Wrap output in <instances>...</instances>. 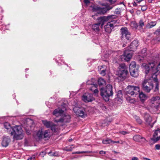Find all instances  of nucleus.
Segmentation results:
<instances>
[{
  "instance_id": "40",
  "label": "nucleus",
  "mask_w": 160,
  "mask_h": 160,
  "mask_svg": "<svg viewBox=\"0 0 160 160\" xmlns=\"http://www.w3.org/2000/svg\"><path fill=\"white\" fill-rule=\"evenodd\" d=\"M93 87L94 88V89L93 91L94 93L96 95L98 92V90L97 87H96L95 86H93Z\"/></svg>"
},
{
  "instance_id": "36",
  "label": "nucleus",
  "mask_w": 160,
  "mask_h": 160,
  "mask_svg": "<svg viewBox=\"0 0 160 160\" xmlns=\"http://www.w3.org/2000/svg\"><path fill=\"white\" fill-rule=\"evenodd\" d=\"M90 80H88L87 81V84H88V85H89V84H91V86L89 88V89L91 91H93V90L94 89V88L93 87V86H95L96 87H97V85H96V84H92V83H90Z\"/></svg>"
},
{
  "instance_id": "51",
  "label": "nucleus",
  "mask_w": 160,
  "mask_h": 160,
  "mask_svg": "<svg viewBox=\"0 0 160 160\" xmlns=\"http://www.w3.org/2000/svg\"><path fill=\"white\" fill-rule=\"evenodd\" d=\"M112 4H113L116 2L117 0H108Z\"/></svg>"
},
{
  "instance_id": "28",
  "label": "nucleus",
  "mask_w": 160,
  "mask_h": 160,
  "mask_svg": "<svg viewBox=\"0 0 160 160\" xmlns=\"http://www.w3.org/2000/svg\"><path fill=\"white\" fill-rule=\"evenodd\" d=\"M139 98L142 101L144 102L147 98V97L146 95L142 92H139Z\"/></svg>"
},
{
  "instance_id": "53",
  "label": "nucleus",
  "mask_w": 160,
  "mask_h": 160,
  "mask_svg": "<svg viewBox=\"0 0 160 160\" xmlns=\"http://www.w3.org/2000/svg\"><path fill=\"white\" fill-rule=\"evenodd\" d=\"M106 153V152L104 151H101L99 152V153L101 154H105Z\"/></svg>"
},
{
  "instance_id": "45",
  "label": "nucleus",
  "mask_w": 160,
  "mask_h": 160,
  "mask_svg": "<svg viewBox=\"0 0 160 160\" xmlns=\"http://www.w3.org/2000/svg\"><path fill=\"white\" fill-rule=\"evenodd\" d=\"M123 142L121 140H120V141H113L112 143H120L121 144H123Z\"/></svg>"
},
{
  "instance_id": "15",
  "label": "nucleus",
  "mask_w": 160,
  "mask_h": 160,
  "mask_svg": "<svg viewBox=\"0 0 160 160\" xmlns=\"http://www.w3.org/2000/svg\"><path fill=\"white\" fill-rule=\"evenodd\" d=\"M42 123L47 128H51V130H55L56 125L52 122L50 121H48L46 120H42Z\"/></svg>"
},
{
  "instance_id": "37",
  "label": "nucleus",
  "mask_w": 160,
  "mask_h": 160,
  "mask_svg": "<svg viewBox=\"0 0 160 160\" xmlns=\"http://www.w3.org/2000/svg\"><path fill=\"white\" fill-rule=\"evenodd\" d=\"M144 66L146 70L145 73L146 74H148L149 72H151V70H150L149 67L148 65L145 64Z\"/></svg>"
},
{
  "instance_id": "1",
  "label": "nucleus",
  "mask_w": 160,
  "mask_h": 160,
  "mask_svg": "<svg viewBox=\"0 0 160 160\" xmlns=\"http://www.w3.org/2000/svg\"><path fill=\"white\" fill-rule=\"evenodd\" d=\"M100 95L106 101H108L109 98L113 95L112 86L108 84L104 88H101L100 89Z\"/></svg>"
},
{
  "instance_id": "4",
  "label": "nucleus",
  "mask_w": 160,
  "mask_h": 160,
  "mask_svg": "<svg viewBox=\"0 0 160 160\" xmlns=\"http://www.w3.org/2000/svg\"><path fill=\"white\" fill-rule=\"evenodd\" d=\"M116 16L114 15H111L108 16H102L98 17L97 20L98 21V23L100 25L101 24V28H102L105 22H106L110 21L112 22V19L116 18Z\"/></svg>"
},
{
  "instance_id": "38",
  "label": "nucleus",
  "mask_w": 160,
  "mask_h": 160,
  "mask_svg": "<svg viewBox=\"0 0 160 160\" xmlns=\"http://www.w3.org/2000/svg\"><path fill=\"white\" fill-rule=\"evenodd\" d=\"M74 147L72 148L71 146L66 147L63 148V150L66 151H70L72 150Z\"/></svg>"
},
{
  "instance_id": "19",
  "label": "nucleus",
  "mask_w": 160,
  "mask_h": 160,
  "mask_svg": "<svg viewBox=\"0 0 160 160\" xmlns=\"http://www.w3.org/2000/svg\"><path fill=\"white\" fill-rule=\"evenodd\" d=\"M112 22L108 21L107 24L104 26V29L105 31L107 32H110L112 30L114 26L113 24L111 23Z\"/></svg>"
},
{
  "instance_id": "25",
  "label": "nucleus",
  "mask_w": 160,
  "mask_h": 160,
  "mask_svg": "<svg viewBox=\"0 0 160 160\" xmlns=\"http://www.w3.org/2000/svg\"><path fill=\"white\" fill-rule=\"evenodd\" d=\"M130 72L131 75L133 77L136 78L138 75V70L137 69H130Z\"/></svg>"
},
{
  "instance_id": "41",
  "label": "nucleus",
  "mask_w": 160,
  "mask_h": 160,
  "mask_svg": "<svg viewBox=\"0 0 160 160\" xmlns=\"http://www.w3.org/2000/svg\"><path fill=\"white\" fill-rule=\"evenodd\" d=\"M121 11V9L120 8L116 9L115 11V13L116 14H119Z\"/></svg>"
},
{
  "instance_id": "57",
  "label": "nucleus",
  "mask_w": 160,
  "mask_h": 160,
  "mask_svg": "<svg viewBox=\"0 0 160 160\" xmlns=\"http://www.w3.org/2000/svg\"><path fill=\"white\" fill-rule=\"evenodd\" d=\"M96 17H97V15H92V17L94 19H96Z\"/></svg>"
},
{
  "instance_id": "33",
  "label": "nucleus",
  "mask_w": 160,
  "mask_h": 160,
  "mask_svg": "<svg viewBox=\"0 0 160 160\" xmlns=\"http://www.w3.org/2000/svg\"><path fill=\"white\" fill-rule=\"evenodd\" d=\"M113 141L111 139L107 138L105 140L102 141V143L104 144H109L111 143H112Z\"/></svg>"
},
{
  "instance_id": "50",
  "label": "nucleus",
  "mask_w": 160,
  "mask_h": 160,
  "mask_svg": "<svg viewBox=\"0 0 160 160\" xmlns=\"http://www.w3.org/2000/svg\"><path fill=\"white\" fill-rule=\"evenodd\" d=\"M156 69L157 70V72L160 70V62L159 63V64L158 65V66Z\"/></svg>"
},
{
  "instance_id": "3",
  "label": "nucleus",
  "mask_w": 160,
  "mask_h": 160,
  "mask_svg": "<svg viewBox=\"0 0 160 160\" xmlns=\"http://www.w3.org/2000/svg\"><path fill=\"white\" fill-rule=\"evenodd\" d=\"M143 90L145 92L149 93L153 87V81L151 79H144L142 84Z\"/></svg>"
},
{
  "instance_id": "54",
  "label": "nucleus",
  "mask_w": 160,
  "mask_h": 160,
  "mask_svg": "<svg viewBox=\"0 0 160 160\" xmlns=\"http://www.w3.org/2000/svg\"><path fill=\"white\" fill-rule=\"evenodd\" d=\"M132 160H139L138 158L136 157H133L132 158Z\"/></svg>"
},
{
  "instance_id": "64",
  "label": "nucleus",
  "mask_w": 160,
  "mask_h": 160,
  "mask_svg": "<svg viewBox=\"0 0 160 160\" xmlns=\"http://www.w3.org/2000/svg\"><path fill=\"white\" fill-rule=\"evenodd\" d=\"M32 158H28L27 160H31Z\"/></svg>"
},
{
  "instance_id": "58",
  "label": "nucleus",
  "mask_w": 160,
  "mask_h": 160,
  "mask_svg": "<svg viewBox=\"0 0 160 160\" xmlns=\"http://www.w3.org/2000/svg\"><path fill=\"white\" fill-rule=\"evenodd\" d=\"M82 153H89L90 152L89 151H82Z\"/></svg>"
},
{
  "instance_id": "31",
  "label": "nucleus",
  "mask_w": 160,
  "mask_h": 160,
  "mask_svg": "<svg viewBox=\"0 0 160 160\" xmlns=\"http://www.w3.org/2000/svg\"><path fill=\"white\" fill-rule=\"evenodd\" d=\"M154 34H156L157 36V39L158 41L160 40V26L155 31Z\"/></svg>"
},
{
  "instance_id": "32",
  "label": "nucleus",
  "mask_w": 160,
  "mask_h": 160,
  "mask_svg": "<svg viewBox=\"0 0 160 160\" xmlns=\"http://www.w3.org/2000/svg\"><path fill=\"white\" fill-rule=\"evenodd\" d=\"M141 136L140 135H135L133 137V139L136 142H139V141H140V140L141 139Z\"/></svg>"
},
{
  "instance_id": "20",
  "label": "nucleus",
  "mask_w": 160,
  "mask_h": 160,
  "mask_svg": "<svg viewBox=\"0 0 160 160\" xmlns=\"http://www.w3.org/2000/svg\"><path fill=\"white\" fill-rule=\"evenodd\" d=\"M66 109L65 108H58L55 109L53 112V114L57 116L59 115L61 116L63 114L64 111Z\"/></svg>"
},
{
  "instance_id": "6",
  "label": "nucleus",
  "mask_w": 160,
  "mask_h": 160,
  "mask_svg": "<svg viewBox=\"0 0 160 160\" xmlns=\"http://www.w3.org/2000/svg\"><path fill=\"white\" fill-rule=\"evenodd\" d=\"M73 110L76 115L82 118H85L87 116L86 109L82 107H75L73 108Z\"/></svg>"
},
{
  "instance_id": "29",
  "label": "nucleus",
  "mask_w": 160,
  "mask_h": 160,
  "mask_svg": "<svg viewBox=\"0 0 160 160\" xmlns=\"http://www.w3.org/2000/svg\"><path fill=\"white\" fill-rule=\"evenodd\" d=\"M106 81L102 78H100L98 79V83L99 86L104 85L106 84Z\"/></svg>"
},
{
  "instance_id": "23",
  "label": "nucleus",
  "mask_w": 160,
  "mask_h": 160,
  "mask_svg": "<svg viewBox=\"0 0 160 160\" xmlns=\"http://www.w3.org/2000/svg\"><path fill=\"white\" fill-rule=\"evenodd\" d=\"M10 142V138L8 137H5L3 138L2 143V145L4 147H7Z\"/></svg>"
},
{
  "instance_id": "62",
  "label": "nucleus",
  "mask_w": 160,
  "mask_h": 160,
  "mask_svg": "<svg viewBox=\"0 0 160 160\" xmlns=\"http://www.w3.org/2000/svg\"><path fill=\"white\" fill-rule=\"evenodd\" d=\"M119 99L120 101V102H121L122 103V100L121 98H119Z\"/></svg>"
},
{
  "instance_id": "59",
  "label": "nucleus",
  "mask_w": 160,
  "mask_h": 160,
  "mask_svg": "<svg viewBox=\"0 0 160 160\" xmlns=\"http://www.w3.org/2000/svg\"><path fill=\"white\" fill-rule=\"evenodd\" d=\"M72 140H73V139L72 138H71L68 140V141L69 142H71L72 141Z\"/></svg>"
},
{
  "instance_id": "5",
  "label": "nucleus",
  "mask_w": 160,
  "mask_h": 160,
  "mask_svg": "<svg viewBox=\"0 0 160 160\" xmlns=\"http://www.w3.org/2000/svg\"><path fill=\"white\" fill-rule=\"evenodd\" d=\"M148 102L150 106L157 109L160 104V98L159 96L153 97L148 101Z\"/></svg>"
},
{
  "instance_id": "26",
  "label": "nucleus",
  "mask_w": 160,
  "mask_h": 160,
  "mask_svg": "<svg viewBox=\"0 0 160 160\" xmlns=\"http://www.w3.org/2000/svg\"><path fill=\"white\" fill-rule=\"evenodd\" d=\"M157 24L156 21H152L148 23L146 26V28L150 29L155 26Z\"/></svg>"
},
{
  "instance_id": "48",
  "label": "nucleus",
  "mask_w": 160,
  "mask_h": 160,
  "mask_svg": "<svg viewBox=\"0 0 160 160\" xmlns=\"http://www.w3.org/2000/svg\"><path fill=\"white\" fill-rule=\"evenodd\" d=\"M155 148L157 150L160 149V145L159 144H157L155 145Z\"/></svg>"
},
{
  "instance_id": "35",
  "label": "nucleus",
  "mask_w": 160,
  "mask_h": 160,
  "mask_svg": "<svg viewBox=\"0 0 160 160\" xmlns=\"http://www.w3.org/2000/svg\"><path fill=\"white\" fill-rule=\"evenodd\" d=\"M134 118L135 119L136 121L139 124H141L142 123V120L139 117L137 116H135Z\"/></svg>"
},
{
  "instance_id": "47",
  "label": "nucleus",
  "mask_w": 160,
  "mask_h": 160,
  "mask_svg": "<svg viewBox=\"0 0 160 160\" xmlns=\"http://www.w3.org/2000/svg\"><path fill=\"white\" fill-rule=\"evenodd\" d=\"M127 100H129L130 103H133L134 100L132 99H131L130 98H126Z\"/></svg>"
},
{
  "instance_id": "10",
  "label": "nucleus",
  "mask_w": 160,
  "mask_h": 160,
  "mask_svg": "<svg viewBox=\"0 0 160 160\" xmlns=\"http://www.w3.org/2000/svg\"><path fill=\"white\" fill-rule=\"evenodd\" d=\"M10 134L11 136H13V138L16 140L22 139L24 137L22 131H12Z\"/></svg>"
},
{
  "instance_id": "18",
  "label": "nucleus",
  "mask_w": 160,
  "mask_h": 160,
  "mask_svg": "<svg viewBox=\"0 0 160 160\" xmlns=\"http://www.w3.org/2000/svg\"><path fill=\"white\" fill-rule=\"evenodd\" d=\"M71 117L70 115H64L63 117L59 120H55V121L56 122H69L70 120Z\"/></svg>"
},
{
  "instance_id": "52",
  "label": "nucleus",
  "mask_w": 160,
  "mask_h": 160,
  "mask_svg": "<svg viewBox=\"0 0 160 160\" xmlns=\"http://www.w3.org/2000/svg\"><path fill=\"white\" fill-rule=\"evenodd\" d=\"M81 153H82V152H73L72 153V154H81Z\"/></svg>"
},
{
  "instance_id": "56",
  "label": "nucleus",
  "mask_w": 160,
  "mask_h": 160,
  "mask_svg": "<svg viewBox=\"0 0 160 160\" xmlns=\"http://www.w3.org/2000/svg\"><path fill=\"white\" fill-rule=\"evenodd\" d=\"M31 131H26V133L29 135L31 133Z\"/></svg>"
},
{
  "instance_id": "24",
  "label": "nucleus",
  "mask_w": 160,
  "mask_h": 160,
  "mask_svg": "<svg viewBox=\"0 0 160 160\" xmlns=\"http://www.w3.org/2000/svg\"><path fill=\"white\" fill-rule=\"evenodd\" d=\"M99 68L100 73L103 76H105L106 74V66L105 65H102Z\"/></svg>"
},
{
  "instance_id": "34",
  "label": "nucleus",
  "mask_w": 160,
  "mask_h": 160,
  "mask_svg": "<svg viewBox=\"0 0 160 160\" xmlns=\"http://www.w3.org/2000/svg\"><path fill=\"white\" fill-rule=\"evenodd\" d=\"M136 63L135 62H132L130 64L129 68V69H133L136 67Z\"/></svg>"
},
{
  "instance_id": "27",
  "label": "nucleus",
  "mask_w": 160,
  "mask_h": 160,
  "mask_svg": "<svg viewBox=\"0 0 160 160\" xmlns=\"http://www.w3.org/2000/svg\"><path fill=\"white\" fill-rule=\"evenodd\" d=\"M100 25L98 23H95L93 24L92 26V29L95 32H98L99 30Z\"/></svg>"
},
{
  "instance_id": "63",
  "label": "nucleus",
  "mask_w": 160,
  "mask_h": 160,
  "mask_svg": "<svg viewBox=\"0 0 160 160\" xmlns=\"http://www.w3.org/2000/svg\"><path fill=\"white\" fill-rule=\"evenodd\" d=\"M148 1L150 2H152V0H148Z\"/></svg>"
},
{
  "instance_id": "49",
  "label": "nucleus",
  "mask_w": 160,
  "mask_h": 160,
  "mask_svg": "<svg viewBox=\"0 0 160 160\" xmlns=\"http://www.w3.org/2000/svg\"><path fill=\"white\" fill-rule=\"evenodd\" d=\"M119 133L123 135H125L128 133V132L124 131H120L119 132Z\"/></svg>"
},
{
  "instance_id": "44",
  "label": "nucleus",
  "mask_w": 160,
  "mask_h": 160,
  "mask_svg": "<svg viewBox=\"0 0 160 160\" xmlns=\"http://www.w3.org/2000/svg\"><path fill=\"white\" fill-rule=\"evenodd\" d=\"M117 96L119 98L122 97V91L121 90L119 91L118 92Z\"/></svg>"
},
{
  "instance_id": "12",
  "label": "nucleus",
  "mask_w": 160,
  "mask_h": 160,
  "mask_svg": "<svg viewBox=\"0 0 160 160\" xmlns=\"http://www.w3.org/2000/svg\"><path fill=\"white\" fill-rule=\"evenodd\" d=\"M120 30L122 37H125L128 40H129L131 38V33L129 32L127 28L123 27Z\"/></svg>"
},
{
  "instance_id": "9",
  "label": "nucleus",
  "mask_w": 160,
  "mask_h": 160,
  "mask_svg": "<svg viewBox=\"0 0 160 160\" xmlns=\"http://www.w3.org/2000/svg\"><path fill=\"white\" fill-rule=\"evenodd\" d=\"M132 52L127 49L123 54L120 56V58L121 61H128L132 57Z\"/></svg>"
},
{
  "instance_id": "55",
  "label": "nucleus",
  "mask_w": 160,
  "mask_h": 160,
  "mask_svg": "<svg viewBox=\"0 0 160 160\" xmlns=\"http://www.w3.org/2000/svg\"><path fill=\"white\" fill-rule=\"evenodd\" d=\"M133 24L134 25V27L136 28H137L138 27V26H139L136 23H134Z\"/></svg>"
},
{
  "instance_id": "30",
  "label": "nucleus",
  "mask_w": 160,
  "mask_h": 160,
  "mask_svg": "<svg viewBox=\"0 0 160 160\" xmlns=\"http://www.w3.org/2000/svg\"><path fill=\"white\" fill-rule=\"evenodd\" d=\"M33 123V121L30 119H28L26 120V124L28 125L27 127H31L32 126Z\"/></svg>"
},
{
  "instance_id": "8",
  "label": "nucleus",
  "mask_w": 160,
  "mask_h": 160,
  "mask_svg": "<svg viewBox=\"0 0 160 160\" xmlns=\"http://www.w3.org/2000/svg\"><path fill=\"white\" fill-rule=\"evenodd\" d=\"M140 88L138 87L134 86H128L126 89L127 94L131 96H136L139 92Z\"/></svg>"
},
{
  "instance_id": "17",
  "label": "nucleus",
  "mask_w": 160,
  "mask_h": 160,
  "mask_svg": "<svg viewBox=\"0 0 160 160\" xmlns=\"http://www.w3.org/2000/svg\"><path fill=\"white\" fill-rule=\"evenodd\" d=\"M151 140L155 143L160 140V131H155L153 137L151 138Z\"/></svg>"
},
{
  "instance_id": "13",
  "label": "nucleus",
  "mask_w": 160,
  "mask_h": 160,
  "mask_svg": "<svg viewBox=\"0 0 160 160\" xmlns=\"http://www.w3.org/2000/svg\"><path fill=\"white\" fill-rule=\"evenodd\" d=\"M4 128L7 129L12 128V130H22V126L21 125H15L11 127L10 124L8 122H6L4 124Z\"/></svg>"
},
{
  "instance_id": "16",
  "label": "nucleus",
  "mask_w": 160,
  "mask_h": 160,
  "mask_svg": "<svg viewBox=\"0 0 160 160\" xmlns=\"http://www.w3.org/2000/svg\"><path fill=\"white\" fill-rule=\"evenodd\" d=\"M82 99L85 102H91L94 99V98L92 97V94L87 93L83 95Z\"/></svg>"
},
{
  "instance_id": "42",
  "label": "nucleus",
  "mask_w": 160,
  "mask_h": 160,
  "mask_svg": "<svg viewBox=\"0 0 160 160\" xmlns=\"http://www.w3.org/2000/svg\"><path fill=\"white\" fill-rule=\"evenodd\" d=\"M147 51V49L146 48H144L142 50V53L143 54V56H145L146 55V52Z\"/></svg>"
},
{
  "instance_id": "43",
  "label": "nucleus",
  "mask_w": 160,
  "mask_h": 160,
  "mask_svg": "<svg viewBox=\"0 0 160 160\" xmlns=\"http://www.w3.org/2000/svg\"><path fill=\"white\" fill-rule=\"evenodd\" d=\"M48 154L50 156H56L58 155V153L56 152H53L52 153L51 152H50Z\"/></svg>"
},
{
  "instance_id": "14",
  "label": "nucleus",
  "mask_w": 160,
  "mask_h": 160,
  "mask_svg": "<svg viewBox=\"0 0 160 160\" xmlns=\"http://www.w3.org/2000/svg\"><path fill=\"white\" fill-rule=\"evenodd\" d=\"M139 41L138 40H135L131 43L130 46L128 47L127 49L130 50L131 52H133L136 50L137 47L139 45Z\"/></svg>"
},
{
  "instance_id": "39",
  "label": "nucleus",
  "mask_w": 160,
  "mask_h": 160,
  "mask_svg": "<svg viewBox=\"0 0 160 160\" xmlns=\"http://www.w3.org/2000/svg\"><path fill=\"white\" fill-rule=\"evenodd\" d=\"M139 27L140 28H142L144 25V22L142 19H140L139 20Z\"/></svg>"
},
{
  "instance_id": "21",
  "label": "nucleus",
  "mask_w": 160,
  "mask_h": 160,
  "mask_svg": "<svg viewBox=\"0 0 160 160\" xmlns=\"http://www.w3.org/2000/svg\"><path fill=\"white\" fill-rule=\"evenodd\" d=\"M151 78L153 80V82H154L155 83V88L154 91L156 92L158 90V82L157 78L156 72L152 74Z\"/></svg>"
},
{
  "instance_id": "7",
  "label": "nucleus",
  "mask_w": 160,
  "mask_h": 160,
  "mask_svg": "<svg viewBox=\"0 0 160 160\" xmlns=\"http://www.w3.org/2000/svg\"><path fill=\"white\" fill-rule=\"evenodd\" d=\"M128 73V71L125 65L123 64H120L117 74L119 77L124 78L126 77Z\"/></svg>"
},
{
  "instance_id": "61",
  "label": "nucleus",
  "mask_w": 160,
  "mask_h": 160,
  "mask_svg": "<svg viewBox=\"0 0 160 160\" xmlns=\"http://www.w3.org/2000/svg\"><path fill=\"white\" fill-rule=\"evenodd\" d=\"M133 5L134 6H136L137 5V4L136 3L134 2L133 4Z\"/></svg>"
},
{
  "instance_id": "11",
  "label": "nucleus",
  "mask_w": 160,
  "mask_h": 160,
  "mask_svg": "<svg viewBox=\"0 0 160 160\" xmlns=\"http://www.w3.org/2000/svg\"><path fill=\"white\" fill-rule=\"evenodd\" d=\"M112 8V7L101 8L97 6L94 5L92 7V10L94 12H97L98 13L104 14L107 11H108Z\"/></svg>"
},
{
  "instance_id": "46",
  "label": "nucleus",
  "mask_w": 160,
  "mask_h": 160,
  "mask_svg": "<svg viewBox=\"0 0 160 160\" xmlns=\"http://www.w3.org/2000/svg\"><path fill=\"white\" fill-rule=\"evenodd\" d=\"M140 141L139 142H140L141 143H144L145 142L146 140L145 138H144L143 137H141V139L140 140Z\"/></svg>"
},
{
  "instance_id": "60",
  "label": "nucleus",
  "mask_w": 160,
  "mask_h": 160,
  "mask_svg": "<svg viewBox=\"0 0 160 160\" xmlns=\"http://www.w3.org/2000/svg\"><path fill=\"white\" fill-rule=\"evenodd\" d=\"M112 152H114L115 153H119L118 152H116V151H113Z\"/></svg>"
},
{
  "instance_id": "22",
  "label": "nucleus",
  "mask_w": 160,
  "mask_h": 160,
  "mask_svg": "<svg viewBox=\"0 0 160 160\" xmlns=\"http://www.w3.org/2000/svg\"><path fill=\"white\" fill-rule=\"evenodd\" d=\"M145 121L147 124L150 125L152 126L153 123H152V118L148 114H146L144 116Z\"/></svg>"
},
{
  "instance_id": "2",
  "label": "nucleus",
  "mask_w": 160,
  "mask_h": 160,
  "mask_svg": "<svg viewBox=\"0 0 160 160\" xmlns=\"http://www.w3.org/2000/svg\"><path fill=\"white\" fill-rule=\"evenodd\" d=\"M50 131H36L33 134V137L37 141L41 140L42 139H48L52 135Z\"/></svg>"
}]
</instances>
